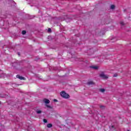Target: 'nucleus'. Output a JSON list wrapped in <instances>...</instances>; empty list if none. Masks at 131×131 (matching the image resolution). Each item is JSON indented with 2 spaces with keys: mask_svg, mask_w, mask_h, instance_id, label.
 I'll return each instance as SVG.
<instances>
[{
  "mask_svg": "<svg viewBox=\"0 0 131 131\" xmlns=\"http://www.w3.org/2000/svg\"><path fill=\"white\" fill-rule=\"evenodd\" d=\"M111 9L112 10H114V9H115V6L114 5H112L111 6Z\"/></svg>",
  "mask_w": 131,
  "mask_h": 131,
  "instance_id": "obj_11",
  "label": "nucleus"
},
{
  "mask_svg": "<svg viewBox=\"0 0 131 131\" xmlns=\"http://www.w3.org/2000/svg\"><path fill=\"white\" fill-rule=\"evenodd\" d=\"M43 121L45 123H47L48 122V120L46 119H43Z\"/></svg>",
  "mask_w": 131,
  "mask_h": 131,
  "instance_id": "obj_14",
  "label": "nucleus"
},
{
  "mask_svg": "<svg viewBox=\"0 0 131 131\" xmlns=\"http://www.w3.org/2000/svg\"><path fill=\"white\" fill-rule=\"evenodd\" d=\"M60 96L64 99H69V98H70V96H69L68 94L66 93L65 91H62L60 92Z\"/></svg>",
  "mask_w": 131,
  "mask_h": 131,
  "instance_id": "obj_1",
  "label": "nucleus"
},
{
  "mask_svg": "<svg viewBox=\"0 0 131 131\" xmlns=\"http://www.w3.org/2000/svg\"><path fill=\"white\" fill-rule=\"evenodd\" d=\"M99 76L101 77V78H103V79H108V75H105L104 72H101L99 74Z\"/></svg>",
  "mask_w": 131,
  "mask_h": 131,
  "instance_id": "obj_2",
  "label": "nucleus"
},
{
  "mask_svg": "<svg viewBox=\"0 0 131 131\" xmlns=\"http://www.w3.org/2000/svg\"><path fill=\"white\" fill-rule=\"evenodd\" d=\"M34 17V16H32V17L31 18V19H33Z\"/></svg>",
  "mask_w": 131,
  "mask_h": 131,
  "instance_id": "obj_20",
  "label": "nucleus"
},
{
  "mask_svg": "<svg viewBox=\"0 0 131 131\" xmlns=\"http://www.w3.org/2000/svg\"><path fill=\"white\" fill-rule=\"evenodd\" d=\"M87 84L89 85H91L92 84H94V82H93L92 81H90L88 82Z\"/></svg>",
  "mask_w": 131,
  "mask_h": 131,
  "instance_id": "obj_9",
  "label": "nucleus"
},
{
  "mask_svg": "<svg viewBox=\"0 0 131 131\" xmlns=\"http://www.w3.org/2000/svg\"><path fill=\"white\" fill-rule=\"evenodd\" d=\"M5 128V126L1 124H0V131H3L4 130Z\"/></svg>",
  "mask_w": 131,
  "mask_h": 131,
  "instance_id": "obj_5",
  "label": "nucleus"
},
{
  "mask_svg": "<svg viewBox=\"0 0 131 131\" xmlns=\"http://www.w3.org/2000/svg\"><path fill=\"white\" fill-rule=\"evenodd\" d=\"M46 106H47V107L48 108H50V109H52V106H50V105H46Z\"/></svg>",
  "mask_w": 131,
  "mask_h": 131,
  "instance_id": "obj_16",
  "label": "nucleus"
},
{
  "mask_svg": "<svg viewBox=\"0 0 131 131\" xmlns=\"http://www.w3.org/2000/svg\"><path fill=\"white\" fill-rule=\"evenodd\" d=\"M22 34H23V35L26 34V31L23 30V31H22Z\"/></svg>",
  "mask_w": 131,
  "mask_h": 131,
  "instance_id": "obj_15",
  "label": "nucleus"
},
{
  "mask_svg": "<svg viewBox=\"0 0 131 131\" xmlns=\"http://www.w3.org/2000/svg\"><path fill=\"white\" fill-rule=\"evenodd\" d=\"M88 131H90V130H88Z\"/></svg>",
  "mask_w": 131,
  "mask_h": 131,
  "instance_id": "obj_22",
  "label": "nucleus"
},
{
  "mask_svg": "<svg viewBox=\"0 0 131 131\" xmlns=\"http://www.w3.org/2000/svg\"><path fill=\"white\" fill-rule=\"evenodd\" d=\"M47 127L48 128H51V127H53V124L52 123H49L47 124Z\"/></svg>",
  "mask_w": 131,
  "mask_h": 131,
  "instance_id": "obj_6",
  "label": "nucleus"
},
{
  "mask_svg": "<svg viewBox=\"0 0 131 131\" xmlns=\"http://www.w3.org/2000/svg\"><path fill=\"white\" fill-rule=\"evenodd\" d=\"M91 68H92L93 69H95V70H97V69H99V67L92 66Z\"/></svg>",
  "mask_w": 131,
  "mask_h": 131,
  "instance_id": "obj_7",
  "label": "nucleus"
},
{
  "mask_svg": "<svg viewBox=\"0 0 131 131\" xmlns=\"http://www.w3.org/2000/svg\"><path fill=\"white\" fill-rule=\"evenodd\" d=\"M99 92H101V93H104L105 92V89H99Z\"/></svg>",
  "mask_w": 131,
  "mask_h": 131,
  "instance_id": "obj_10",
  "label": "nucleus"
},
{
  "mask_svg": "<svg viewBox=\"0 0 131 131\" xmlns=\"http://www.w3.org/2000/svg\"><path fill=\"white\" fill-rule=\"evenodd\" d=\"M43 102L44 103H45V104H50V100L48 99H45L43 100Z\"/></svg>",
  "mask_w": 131,
  "mask_h": 131,
  "instance_id": "obj_3",
  "label": "nucleus"
},
{
  "mask_svg": "<svg viewBox=\"0 0 131 131\" xmlns=\"http://www.w3.org/2000/svg\"><path fill=\"white\" fill-rule=\"evenodd\" d=\"M120 24H121V25H122V26H124V25H125V24H124L123 21H120Z\"/></svg>",
  "mask_w": 131,
  "mask_h": 131,
  "instance_id": "obj_12",
  "label": "nucleus"
},
{
  "mask_svg": "<svg viewBox=\"0 0 131 131\" xmlns=\"http://www.w3.org/2000/svg\"><path fill=\"white\" fill-rule=\"evenodd\" d=\"M50 31H51V28H49L48 29V32H50Z\"/></svg>",
  "mask_w": 131,
  "mask_h": 131,
  "instance_id": "obj_18",
  "label": "nucleus"
},
{
  "mask_svg": "<svg viewBox=\"0 0 131 131\" xmlns=\"http://www.w3.org/2000/svg\"><path fill=\"white\" fill-rule=\"evenodd\" d=\"M16 77L17 78H19V79H20V80H22L23 79H24V77H22V76H20V75H16Z\"/></svg>",
  "mask_w": 131,
  "mask_h": 131,
  "instance_id": "obj_4",
  "label": "nucleus"
},
{
  "mask_svg": "<svg viewBox=\"0 0 131 131\" xmlns=\"http://www.w3.org/2000/svg\"><path fill=\"white\" fill-rule=\"evenodd\" d=\"M53 101L54 102H58V100L57 99H54Z\"/></svg>",
  "mask_w": 131,
  "mask_h": 131,
  "instance_id": "obj_19",
  "label": "nucleus"
},
{
  "mask_svg": "<svg viewBox=\"0 0 131 131\" xmlns=\"http://www.w3.org/2000/svg\"><path fill=\"white\" fill-rule=\"evenodd\" d=\"M112 127H113V128L114 127V126L112 125Z\"/></svg>",
  "mask_w": 131,
  "mask_h": 131,
  "instance_id": "obj_21",
  "label": "nucleus"
},
{
  "mask_svg": "<svg viewBox=\"0 0 131 131\" xmlns=\"http://www.w3.org/2000/svg\"><path fill=\"white\" fill-rule=\"evenodd\" d=\"M100 108H101V109H105V106H104V105H100Z\"/></svg>",
  "mask_w": 131,
  "mask_h": 131,
  "instance_id": "obj_13",
  "label": "nucleus"
},
{
  "mask_svg": "<svg viewBox=\"0 0 131 131\" xmlns=\"http://www.w3.org/2000/svg\"><path fill=\"white\" fill-rule=\"evenodd\" d=\"M36 113H37V114H40L42 113V112L40 110H36Z\"/></svg>",
  "mask_w": 131,
  "mask_h": 131,
  "instance_id": "obj_8",
  "label": "nucleus"
},
{
  "mask_svg": "<svg viewBox=\"0 0 131 131\" xmlns=\"http://www.w3.org/2000/svg\"><path fill=\"white\" fill-rule=\"evenodd\" d=\"M117 74H115L114 75H113V77H117Z\"/></svg>",
  "mask_w": 131,
  "mask_h": 131,
  "instance_id": "obj_17",
  "label": "nucleus"
}]
</instances>
